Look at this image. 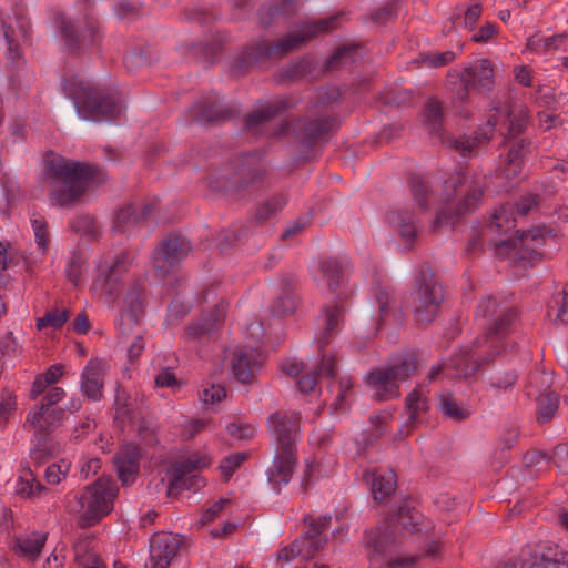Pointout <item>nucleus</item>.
Returning <instances> with one entry per match:
<instances>
[{
  "instance_id": "obj_1",
  "label": "nucleus",
  "mask_w": 568,
  "mask_h": 568,
  "mask_svg": "<svg viewBox=\"0 0 568 568\" xmlns=\"http://www.w3.org/2000/svg\"><path fill=\"white\" fill-rule=\"evenodd\" d=\"M45 178L50 203L70 207L79 203L90 183L103 179V172L97 165L54 155L47 160Z\"/></svg>"
},
{
  "instance_id": "obj_2",
  "label": "nucleus",
  "mask_w": 568,
  "mask_h": 568,
  "mask_svg": "<svg viewBox=\"0 0 568 568\" xmlns=\"http://www.w3.org/2000/svg\"><path fill=\"white\" fill-rule=\"evenodd\" d=\"M301 417L295 412H275L268 417V429L274 439L275 454L266 474L274 486L290 483L297 465V442Z\"/></svg>"
},
{
  "instance_id": "obj_3",
  "label": "nucleus",
  "mask_w": 568,
  "mask_h": 568,
  "mask_svg": "<svg viewBox=\"0 0 568 568\" xmlns=\"http://www.w3.org/2000/svg\"><path fill=\"white\" fill-rule=\"evenodd\" d=\"M343 13L320 19L301 26L295 32H290L286 37L277 41L270 42L261 39L250 44L235 61L239 70H245L248 67L271 58H283L284 55L298 50L305 42L317 36L328 33L337 29Z\"/></svg>"
},
{
  "instance_id": "obj_4",
  "label": "nucleus",
  "mask_w": 568,
  "mask_h": 568,
  "mask_svg": "<svg viewBox=\"0 0 568 568\" xmlns=\"http://www.w3.org/2000/svg\"><path fill=\"white\" fill-rule=\"evenodd\" d=\"M62 88L83 120H114L121 114V105L110 89L97 87L79 75L67 79Z\"/></svg>"
},
{
  "instance_id": "obj_5",
  "label": "nucleus",
  "mask_w": 568,
  "mask_h": 568,
  "mask_svg": "<svg viewBox=\"0 0 568 568\" xmlns=\"http://www.w3.org/2000/svg\"><path fill=\"white\" fill-rule=\"evenodd\" d=\"M417 363L416 353L407 351L392 356L386 365L371 369L365 381L373 396L381 402L398 398L399 385L416 372Z\"/></svg>"
},
{
  "instance_id": "obj_6",
  "label": "nucleus",
  "mask_w": 568,
  "mask_h": 568,
  "mask_svg": "<svg viewBox=\"0 0 568 568\" xmlns=\"http://www.w3.org/2000/svg\"><path fill=\"white\" fill-rule=\"evenodd\" d=\"M475 316L484 327L483 336L478 337L475 343L487 344L494 354H500L505 346L504 339L517 320L516 308L501 307L496 297L487 295L479 301Z\"/></svg>"
},
{
  "instance_id": "obj_7",
  "label": "nucleus",
  "mask_w": 568,
  "mask_h": 568,
  "mask_svg": "<svg viewBox=\"0 0 568 568\" xmlns=\"http://www.w3.org/2000/svg\"><path fill=\"white\" fill-rule=\"evenodd\" d=\"M133 263V254L122 251L112 262L97 265L91 291L109 307H115Z\"/></svg>"
},
{
  "instance_id": "obj_8",
  "label": "nucleus",
  "mask_w": 568,
  "mask_h": 568,
  "mask_svg": "<svg viewBox=\"0 0 568 568\" xmlns=\"http://www.w3.org/2000/svg\"><path fill=\"white\" fill-rule=\"evenodd\" d=\"M118 485L109 477H99L94 483L85 486L78 497L79 526L91 527L108 516L113 510Z\"/></svg>"
},
{
  "instance_id": "obj_9",
  "label": "nucleus",
  "mask_w": 568,
  "mask_h": 568,
  "mask_svg": "<svg viewBox=\"0 0 568 568\" xmlns=\"http://www.w3.org/2000/svg\"><path fill=\"white\" fill-rule=\"evenodd\" d=\"M414 318L417 324L432 323L444 302V288L428 265H423L415 278L413 293Z\"/></svg>"
},
{
  "instance_id": "obj_10",
  "label": "nucleus",
  "mask_w": 568,
  "mask_h": 568,
  "mask_svg": "<svg viewBox=\"0 0 568 568\" xmlns=\"http://www.w3.org/2000/svg\"><path fill=\"white\" fill-rule=\"evenodd\" d=\"M501 118H504L505 124H507V139L517 138L526 126L525 116L513 115L507 108H504L490 115L485 125H483L474 136L462 135L458 138H448L446 143L450 149L459 152L463 156L470 155L477 146L490 139L495 126L500 123Z\"/></svg>"
},
{
  "instance_id": "obj_11",
  "label": "nucleus",
  "mask_w": 568,
  "mask_h": 568,
  "mask_svg": "<svg viewBox=\"0 0 568 568\" xmlns=\"http://www.w3.org/2000/svg\"><path fill=\"white\" fill-rule=\"evenodd\" d=\"M12 16L0 11V30L7 44V58L13 68L23 64L21 42L30 37V22L27 18L23 0H8Z\"/></svg>"
},
{
  "instance_id": "obj_12",
  "label": "nucleus",
  "mask_w": 568,
  "mask_h": 568,
  "mask_svg": "<svg viewBox=\"0 0 568 568\" xmlns=\"http://www.w3.org/2000/svg\"><path fill=\"white\" fill-rule=\"evenodd\" d=\"M265 171L256 154H244L232 161L230 168L213 176L209 185L215 191H237L260 181Z\"/></svg>"
},
{
  "instance_id": "obj_13",
  "label": "nucleus",
  "mask_w": 568,
  "mask_h": 568,
  "mask_svg": "<svg viewBox=\"0 0 568 568\" xmlns=\"http://www.w3.org/2000/svg\"><path fill=\"white\" fill-rule=\"evenodd\" d=\"M338 128L335 116L327 115L322 118H298L296 120H282L274 129L275 136H284L290 132L302 139V142L312 145L318 141L326 139Z\"/></svg>"
},
{
  "instance_id": "obj_14",
  "label": "nucleus",
  "mask_w": 568,
  "mask_h": 568,
  "mask_svg": "<svg viewBox=\"0 0 568 568\" xmlns=\"http://www.w3.org/2000/svg\"><path fill=\"white\" fill-rule=\"evenodd\" d=\"M210 464L211 459L200 454H192L185 459L173 463L168 469L170 477L168 496L175 497L182 490L197 489L203 481L197 473L209 467Z\"/></svg>"
},
{
  "instance_id": "obj_15",
  "label": "nucleus",
  "mask_w": 568,
  "mask_h": 568,
  "mask_svg": "<svg viewBox=\"0 0 568 568\" xmlns=\"http://www.w3.org/2000/svg\"><path fill=\"white\" fill-rule=\"evenodd\" d=\"M192 251L190 241L178 233L168 234L152 253L153 268L159 277H165Z\"/></svg>"
},
{
  "instance_id": "obj_16",
  "label": "nucleus",
  "mask_w": 568,
  "mask_h": 568,
  "mask_svg": "<svg viewBox=\"0 0 568 568\" xmlns=\"http://www.w3.org/2000/svg\"><path fill=\"white\" fill-rule=\"evenodd\" d=\"M144 302L143 285L139 281L131 282L123 300V306L115 320V326L121 336H129L139 327L143 316Z\"/></svg>"
},
{
  "instance_id": "obj_17",
  "label": "nucleus",
  "mask_w": 568,
  "mask_h": 568,
  "mask_svg": "<svg viewBox=\"0 0 568 568\" xmlns=\"http://www.w3.org/2000/svg\"><path fill=\"white\" fill-rule=\"evenodd\" d=\"M494 85V69L489 60L476 61L465 68L460 74V88L456 91V99L466 102L470 90L490 91Z\"/></svg>"
},
{
  "instance_id": "obj_18",
  "label": "nucleus",
  "mask_w": 568,
  "mask_h": 568,
  "mask_svg": "<svg viewBox=\"0 0 568 568\" xmlns=\"http://www.w3.org/2000/svg\"><path fill=\"white\" fill-rule=\"evenodd\" d=\"M444 189L447 192L448 200L457 192L464 191L465 194L456 206V215L458 216L475 211L484 195V185L481 183L469 181L465 174L460 173L446 180Z\"/></svg>"
},
{
  "instance_id": "obj_19",
  "label": "nucleus",
  "mask_w": 568,
  "mask_h": 568,
  "mask_svg": "<svg viewBox=\"0 0 568 568\" xmlns=\"http://www.w3.org/2000/svg\"><path fill=\"white\" fill-rule=\"evenodd\" d=\"M494 351L487 344L478 345L475 343V348L464 351L455 354L447 359V367L449 368V378H468L475 375L480 367L479 361H488L495 356Z\"/></svg>"
},
{
  "instance_id": "obj_20",
  "label": "nucleus",
  "mask_w": 568,
  "mask_h": 568,
  "mask_svg": "<svg viewBox=\"0 0 568 568\" xmlns=\"http://www.w3.org/2000/svg\"><path fill=\"white\" fill-rule=\"evenodd\" d=\"M180 546L181 538L178 535H153L150 539V557L145 568H168Z\"/></svg>"
},
{
  "instance_id": "obj_21",
  "label": "nucleus",
  "mask_w": 568,
  "mask_h": 568,
  "mask_svg": "<svg viewBox=\"0 0 568 568\" xmlns=\"http://www.w3.org/2000/svg\"><path fill=\"white\" fill-rule=\"evenodd\" d=\"M518 235L511 241H503L499 245H511L515 258L521 262L532 263L538 258L537 248L544 245L545 237L541 229L517 231Z\"/></svg>"
},
{
  "instance_id": "obj_22",
  "label": "nucleus",
  "mask_w": 568,
  "mask_h": 568,
  "mask_svg": "<svg viewBox=\"0 0 568 568\" xmlns=\"http://www.w3.org/2000/svg\"><path fill=\"white\" fill-rule=\"evenodd\" d=\"M295 106L296 102L292 98L276 97L265 105L260 106L257 110L246 115L245 126L250 130L257 129Z\"/></svg>"
},
{
  "instance_id": "obj_23",
  "label": "nucleus",
  "mask_w": 568,
  "mask_h": 568,
  "mask_svg": "<svg viewBox=\"0 0 568 568\" xmlns=\"http://www.w3.org/2000/svg\"><path fill=\"white\" fill-rule=\"evenodd\" d=\"M190 113L192 120L200 124H220L234 116L235 111L231 106L221 105L217 100H201L194 103Z\"/></svg>"
},
{
  "instance_id": "obj_24",
  "label": "nucleus",
  "mask_w": 568,
  "mask_h": 568,
  "mask_svg": "<svg viewBox=\"0 0 568 568\" xmlns=\"http://www.w3.org/2000/svg\"><path fill=\"white\" fill-rule=\"evenodd\" d=\"M106 373V363L99 358L88 362L81 374V392L91 400L102 398V387Z\"/></svg>"
},
{
  "instance_id": "obj_25",
  "label": "nucleus",
  "mask_w": 568,
  "mask_h": 568,
  "mask_svg": "<svg viewBox=\"0 0 568 568\" xmlns=\"http://www.w3.org/2000/svg\"><path fill=\"white\" fill-rule=\"evenodd\" d=\"M141 453L135 445H124L114 455L113 462L119 479L123 485L135 480L140 471Z\"/></svg>"
},
{
  "instance_id": "obj_26",
  "label": "nucleus",
  "mask_w": 568,
  "mask_h": 568,
  "mask_svg": "<svg viewBox=\"0 0 568 568\" xmlns=\"http://www.w3.org/2000/svg\"><path fill=\"white\" fill-rule=\"evenodd\" d=\"M364 546L368 558L384 557L397 546L393 529L388 526L365 531Z\"/></svg>"
},
{
  "instance_id": "obj_27",
  "label": "nucleus",
  "mask_w": 568,
  "mask_h": 568,
  "mask_svg": "<svg viewBox=\"0 0 568 568\" xmlns=\"http://www.w3.org/2000/svg\"><path fill=\"white\" fill-rule=\"evenodd\" d=\"M64 410L37 406L28 414L27 423L32 427L37 437H49L63 420Z\"/></svg>"
},
{
  "instance_id": "obj_28",
  "label": "nucleus",
  "mask_w": 568,
  "mask_h": 568,
  "mask_svg": "<svg viewBox=\"0 0 568 568\" xmlns=\"http://www.w3.org/2000/svg\"><path fill=\"white\" fill-rule=\"evenodd\" d=\"M234 377L242 384H250L254 379V372L262 365V356L254 349H237L231 362Z\"/></svg>"
},
{
  "instance_id": "obj_29",
  "label": "nucleus",
  "mask_w": 568,
  "mask_h": 568,
  "mask_svg": "<svg viewBox=\"0 0 568 568\" xmlns=\"http://www.w3.org/2000/svg\"><path fill=\"white\" fill-rule=\"evenodd\" d=\"M323 548L322 541H310L307 537H298L292 544L281 548L277 551V565L285 568L295 558L300 557L303 560H310Z\"/></svg>"
},
{
  "instance_id": "obj_30",
  "label": "nucleus",
  "mask_w": 568,
  "mask_h": 568,
  "mask_svg": "<svg viewBox=\"0 0 568 568\" xmlns=\"http://www.w3.org/2000/svg\"><path fill=\"white\" fill-rule=\"evenodd\" d=\"M65 44L72 51H80L97 42L99 32L94 21H89L87 28L79 33L71 21H63L61 26Z\"/></svg>"
},
{
  "instance_id": "obj_31",
  "label": "nucleus",
  "mask_w": 568,
  "mask_h": 568,
  "mask_svg": "<svg viewBox=\"0 0 568 568\" xmlns=\"http://www.w3.org/2000/svg\"><path fill=\"white\" fill-rule=\"evenodd\" d=\"M47 490V488L37 479L29 464H21L19 476L14 485L17 496L24 499H37Z\"/></svg>"
},
{
  "instance_id": "obj_32",
  "label": "nucleus",
  "mask_w": 568,
  "mask_h": 568,
  "mask_svg": "<svg viewBox=\"0 0 568 568\" xmlns=\"http://www.w3.org/2000/svg\"><path fill=\"white\" fill-rule=\"evenodd\" d=\"M226 306L224 303L215 305L212 315L203 318L201 322L192 323L187 326L185 336L190 341L202 339L213 333L224 321Z\"/></svg>"
},
{
  "instance_id": "obj_33",
  "label": "nucleus",
  "mask_w": 568,
  "mask_h": 568,
  "mask_svg": "<svg viewBox=\"0 0 568 568\" xmlns=\"http://www.w3.org/2000/svg\"><path fill=\"white\" fill-rule=\"evenodd\" d=\"M47 541V535L38 531L17 537L13 550L22 558L34 561L40 556Z\"/></svg>"
},
{
  "instance_id": "obj_34",
  "label": "nucleus",
  "mask_w": 568,
  "mask_h": 568,
  "mask_svg": "<svg viewBox=\"0 0 568 568\" xmlns=\"http://www.w3.org/2000/svg\"><path fill=\"white\" fill-rule=\"evenodd\" d=\"M343 318V307L334 303L328 306L322 316V327L317 333V342L320 347L326 346L335 334Z\"/></svg>"
},
{
  "instance_id": "obj_35",
  "label": "nucleus",
  "mask_w": 568,
  "mask_h": 568,
  "mask_svg": "<svg viewBox=\"0 0 568 568\" xmlns=\"http://www.w3.org/2000/svg\"><path fill=\"white\" fill-rule=\"evenodd\" d=\"M438 409L444 417L457 423L468 419L471 415L469 407L459 404L450 392L438 395Z\"/></svg>"
},
{
  "instance_id": "obj_36",
  "label": "nucleus",
  "mask_w": 568,
  "mask_h": 568,
  "mask_svg": "<svg viewBox=\"0 0 568 568\" xmlns=\"http://www.w3.org/2000/svg\"><path fill=\"white\" fill-rule=\"evenodd\" d=\"M503 568H568V554L566 551L556 552L555 558L545 555L534 556L529 561L507 562Z\"/></svg>"
},
{
  "instance_id": "obj_37",
  "label": "nucleus",
  "mask_w": 568,
  "mask_h": 568,
  "mask_svg": "<svg viewBox=\"0 0 568 568\" xmlns=\"http://www.w3.org/2000/svg\"><path fill=\"white\" fill-rule=\"evenodd\" d=\"M153 210V204H146L142 212L138 214L131 204H126L116 212L113 227L115 231L124 232L128 227L134 225L140 220L146 219Z\"/></svg>"
},
{
  "instance_id": "obj_38",
  "label": "nucleus",
  "mask_w": 568,
  "mask_h": 568,
  "mask_svg": "<svg viewBox=\"0 0 568 568\" xmlns=\"http://www.w3.org/2000/svg\"><path fill=\"white\" fill-rule=\"evenodd\" d=\"M537 400V422L539 424H546L550 422L558 408H559V402L560 397L557 393L547 390L542 394H539L536 397Z\"/></svg>"
},
{
  "instance_id": "obj_39",
  "label": "nucleus",
  "mask_w": 568,
  "mask_h": 568,
  "mask_svg": "<svg viewBox=\"0 0 568 568\" xmlns=\"http://www.w3.org/2000/svg\"><path fill=\"white\" fill-rule=\"evenodd\" d=\"M405 407L408 414V418L405 423V427H407L406 435H408L410 429L418 422L419 415L428 409V400L418 390H413L406 397Z\"/></svg>"
},
{
  "instance_id": "obj_40",
  "label": "nucleus",
  "mask_w": 568,
  "mask_h": 568,
  "mask_svg": "<svg viewBox=\"0 0 568 568\" xmlns=\"http://www.w3.org/2000/svg\"><path fill=\"white\" fill-rule=\"evenodd\" d=\"M547 317L555 323H568V285L552 295L547 306Z\"/></svg>"
},
{
  "instance_id": "obj_41",
  "label": "nucleus",
  "mask_w": 568,
  "mask_h": 568,
  "mask_svg": "<svg viewBox=\"0 0 568 568\" xmlns=\"http://www.w3.org/2000/svg\"><path fill=\"white\" fill-rule=\"evenodd\" d=\"M60 452L58 443L51 437H37L36 445L30 450V460L34 466H40Z\"/></svg>"
},
{
  "instance_id": "obj_42",
  "label": "nucleus",
  "mask_w": 568,
  "mask_h": 568,
  "mask_svg": "<svg viewBox=\"0 0 568 568\" xmlns=\"http://www.w3.org/2000/svg\"><path fill=\"white\" fill-rule=\"evenodd\" d=\"M342 95L341 90L334 85L318 88L310 101V111L322 112L328 110Z\"/></svg>"
},
{
  "instance_id": "obj_43",
  "label": "nucleus",
  "mask_w": 568,
  "mask_h": 568,
  "mask_svg": "<svg viewBox=\"0 0 568 568\" xmlns=\"http://www.w3.org/2000/svg\"><path fill=\"white\" fill-rule=\"evenodd\" d=\"M320 281L327 286L329 292L336 293L343 277L341 264L336 260H325L320 264Z\"/></svg>"
},
{
  "instance_id": "obj_44",
  "label": "nucleus",
  "mask_w": 568,
  "mask_h": 568,
  "mask_svg": "<svg viewBox=\"0 0 568 568\" xmlns=\"http://www.w3.org/2000/svg\"><path fill=\"white\" fill-rule=\"evenodd\" d=\"M389 222L405 241L412 242L415 239L417 230L410 213L393 212L389 214Z\"/></svg>"
},
{
  "instance_id": "obj_45",
  "label": "nucleus",
  "mask_w": 568,
  "mask_h": 568,
  "mask_svg": "<svg viewBox=\"0 0 568 568\" xmlns=\"http://www.w3.org/2000/svg\"><path fill=\"white\" fill-rule=\"evenodd\" d=\"M286 204L287 196L285 194H275L256 207L254 219L261 223L265 222L281 212Z\"/></svg>"
},
{
  "instance_id": "obj_46",
  "label": "nucleus",
  "mask_w": 568,
  "mask_h": 568,
  "mask_svg": "<svg viewBox=\"0 0 568 568\" xmlns=\"http://www.w3.org/2000/svg\"><path fill=\"white\" fill-rule=\"evenodd\" d=\"M328 392L335 396L331 407L337 410H345V399L353 388V379L348 376L341 377L338 381H331L327 385Z\"/></svg>"
},
{
  "instance_id": "obj_47",
  "label": "nucleus",
  "mask_w": 568,
  "mask_h": 568,
  "mask_svg": "<svg viewBox=\"0 0 568 568\" xmlns=\"http://www.w3.org/2000/svg\"><path fill=\"white\" fill-rule=\"evenodd\" d=\"M514 206L504 204L495 210L488 227L495 232L507 233L515 227Z\"/></svg>"
},
{
  "instance_id": "obj_48",
  "label": "nucleus",
  "mask_w": 568,
  "mask_h": 568,
  "mask_svg": "<svg viewBox=\"0 0 568 568\" xmlns=\"http://www.w3.org/2000/svg\"><path fill=\"white\" fill-rule=\"evenodd\" d=\"M369 480L375 500H383L395 491L396 479L394 473H389L386 476L373 473L369 475Z\"/></svg>"
},
{
  "instance_id": "obj_49",
  "label": "nucleus",
  "mask_w": 568,
  "mask_h": 568,
  "mask_svg": "<svg viewBox=\"0 0 568 568\" xmlns=\"http://www.w3.org/2000/svg\"><path fill=\"white\" fill-rule=\"evenodd\" d=\"M281 286L284 294L274 302L272 306L273 312L277 315H288L296 310L295 298L290 294L294 286L293 281L288 277H283Z\"/></svg>"
},
{
  "instance_id": "obj_50",
  "label": "nucleus",
  "mask_w": 568,
  "mask_h": 568,
  "mask_svg": "<svg viewBox=\"0 0 568 568\" xmlns=\"http://www.w3.org/2000/svg\"><path fill=\"white\" fill-rule=\"evenodd\" d=\"M444 121L443 106L434 98L426 101L424 108V122L432 133H439Z\"/></svg>"
},
{
  "instance_id": "obj_51",
  "label": "nucleus",
  "mask_w": 568,
  "mask_h": 568,
  "mask_svg": "<svg viewBox=\"0 0 568 568\" xmlns=\"http://www.w3.org/2000/svg\"><path fill=\"white\" fill-rule=\"evenodd\" d=\"M70 318V311L68 308L58 310L53 308L47 311L42 317L37 320V328L39 331L50 327L54 329L61 328Z\"/></svg>"
},
{
  "instance_id": "obj_52",
  "label": "nucleus",
  "mask_w": 568,
  "mask_h": 568,
  "mask_svg": "<svg viewBox=\"0 0 568 568\" xmlns=\"http://www.w3.org/2000/svg\"><path fill=\"white\" fill-rule=\"evenodd\" d=\"M329 523H331V517H328V516H322V517H317V518L307 516L305 518V524L307 525V529L303 535H301V537H307V540H310V541H322L324 545L325 539L318 538V536L328 528Z\"/></svg>"
},
{
  "instance_id": "obj_53",
  "label": "nucleus",
  "mask_w": 568,
  "mask_h": 568,
  "mask_svg": "<svg viewBox=\"0 0 568 568\" xmlns=\"http://www.w3.org/2000/svg\"><path fill=\"white\" fill-rule=\"evenodd\" d=\"M566 38H567V34H565V33L555 34V36L548 37V38L534 37L528 40L527 47L534 51L541 50L544 52H549L551 50H558L560 48V45L564 43V41L566 40Z\"/></svg>"
},
{
  "instance_id": "obj_54",
  "label": "nucleus",
  "mask_w": 568,
  "mask_h": 568,
  "mask_svg": "<svg viewBox=\"0 0 568 568\" xmlns=\"http://www.w3.org/2000/svg\"><path fill=\"white\" fill-rule=\"evenodd\" d=\"M518 379V375L514 369H498L493 373L489 384L497 390H507L513 387Z\"/></svg>"
},
{
  "instance_id": "obj_55",
  "label": "nucleus",
  "mask_w": 568,
  "mask_h": 568,
  "mask_svg": "<svg viewBox=\"0 0 568 568\" xmlns=\"http://www.w3.org/2000/svg\"><path fill=\"white\" fill-rule=\"evenodd\" d=\"M549 387V376L539 369H534L529 373L527 383L525 385L526 395L528 397L536 396L537 393Z\"/></svg>"
},
{
  "instance_id": "obj_56",
  "label": "nucleus",
  "mask_w": 568,
  "mask_h": 568,
  "mask_svg": "<svg viewBox=\"0 0 568 568\" xmlns=\"http://www.w3.org/2000/svg\"><path fill=\"white\" fill-rule=\"evenodd\" d=\"M310 71V64L306 60L292 61L280 71L281 79L296 81L305 77Z\"/></svg>"
},
{
  "instance_id": "obj_57",
  "label": "nucleus",
  "mask_w": 568,
  "mask_h": 568,
  "mask_svg": "<svg viewBox=\"0 0 568 568\" xmlns=\"http://www.w3.org/2000/svg\"><path fill=\"white\" fill-rule=\"evenodd\" d=\"M17 408V397L4 388L0 392V425H4Z\"/></svg>"
},
{
  "instance_id": "obj_58",
  "label": "nucleus",
  "mask_w": 568,
  "mask_h": 568,
  "mask_svg": "<svg viewBox=\"0 0 568 568\" xmlns=\"http://www.w3.org/2000/svg\"><path fill=\"white\" fill-rule=\"evenodd\" d=\"M246 458V453H234L224 457L219 466L224 479L229 480Z\"/></svg>"
},
{
  "instance_id": "obj_59",
  "label": "nucleus",
  "mask_w": 568,
  "mask_h": 568,
  "mask_svg": "<svg viewBox=\"0 0 568 568\" xmlns=\"http://www.w3.org/2000/svg\"><path fill=\"white\" fill-rule=\"evenodd\" d=\"M412 194L416 203L422 209H427V202L430 196L428 185L420 178L410 179Z\"/></svg>"
},
{
  "instance_id": "obj_60",
  "label": "nucleus",
  "mask_w": 568,
  "mask_h": 568,
  "mask_svg": "<svg viewBox=\"0 0 568 568\" xmlns=\"http://www.w3.org/2000/svg\"><path fill=\"white\" fill-rule=\"evenodd\" d=\"M31 225L34 231L36 242L38 246L44 252L48 247V224L44 217L40 215H33L31 219Z\"/></svg>"
},
{
  "instance_id": "obj_61",
  "label": "nucleus",
  "mask_w": 568,
  "mask_h": 568,
  "mask_svg": "<svg viewBox=\"0 0 568 568\" xmlns=\"http://www.w3.org/2000/svg\"><path fill=\"white\" fill-rule=\"evenodd\" d=\"M355 51L356 49L353 47H341L331 55L327 68L334 70L352 62Z\"/></svg>"
},
{
  "instance_id": "obj_62",
  "label": "nucleus",
  "mask_w": 568,
  "mask_h": 568,
  "mask_svg": "<svg viewBox=\"0 0 568 568\" xmlns=\"http://www.w3.org/2000/svg\"><path fill=\"white\" fill-rule=\"evenodd\" d=\"M530 152V142L520 139L511 143L507 153V161L510 164L519 163Z\"/></svg>"
},
{
  "instance_id": "obj_63",
  "label": "nucleus",
  "mask_w": 568,
  "mask_h": 568,
  "mask_svg": "<svg viewBox=\"0 0 568 568\" xmlns=\"http://www.w3.org/2000/svg\"><path fill=\"white\" fill-rule=\"evenodd\" d=\"M374 291L375 300L379 310V316L384 318L388 314V306L393 301V291L388 287H383L379 284L375 286Z\"/></svg>"
},
{
  "instance_id": "obj_64",
  "label": "nucleus",
  "mask_w": 568,
  "mask_h": 568,
  "mask_svg": "<svg viewBox=\"0 0 568 568\" xmlns=\"http://www.w3.org/2000/svg\"><path fill=\"white\" fill-rule=\"evenodd\" d=\"M226 396L225 388L222 385H211L200 393V399L204 406L220 403Z\"/></svg>"
}]
</instances>
